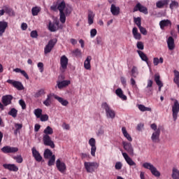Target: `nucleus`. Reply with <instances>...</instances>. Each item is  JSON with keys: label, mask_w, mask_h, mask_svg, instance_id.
<instances>
[{"label": "nucleus", "mask_w": 179, "mask_h": 179, "mask_svg": "<svg viewBox=\"0 0 179 179\" xmlns=\"http://www.w3.org/2000/svg\"><path fill=\"white\" fill-rule=\"evenodd\" d=\"M138 10L141 12V13H144V15H148V13H149L148 11V8L142 6L141 3H138L134 8V12H138Z\"/></svg>", "instance_id": "16"}, {"label": "nucleus", "mask_w": 179, "mask_h": 179, "mask_svg": "<svg viewBox=\"0 0 179 179\" xmlns=\"http://www.w3.org/2000/svg\"><path fill=\"white\" fill-rule=\"evenodd\" d=\"M65 8H66V4L65 3L64 1H62L57 6V9L59 11V13H64V10H65Z\"/></svg>", "instance_id": "34"}, {"label": "nucleus", "mask_w": 179, "mask_h": 179, "mask_svg": "<svg viewBox=\"0 0 179 179\" xmlns=\"http://www.w3.org/2000/svg\"><path fill=\"white\" fill-rule=\"evenodd\" d=\"M132 34L136 40H140L141 38V34L138 32V28L134 27L132 29Z\"/></svg>", "instance_id": "32"}, {"label": "nucleus", "mask_w": 179, "mask_h": 179, "mask_svg": "<svg viewBox=\"0 0 179 179\" xmlns=\"http://www.w3.org/2000/svg\"><path fill=\"white\" fill-rule=\"evenodd\" d=\"M170 3V0H159L156 3V6L159 9H163L164 6L167 7Z\"/></svg>", "instance_id": "23"}, {"label": "nucleus", "mask_w": 179, "mask_h": 179, "mask_svg": "<svg viewBox=\"0 0 179 179\" xmlns=\"http://www.w3.org/2000/svg\"><path fill=\"white\" fill-rule=\"evenodd\" d=\"M3 167L6 170H9V171H19V168L14 164H4Z\"/></svg>", "instance_id": "20"}, {"label": "nucleus", "mask_w": 179, "mask_h": 179, "mask_svg": "<svg viewBox=\"0 0 179 179\" xmlns=\"http://www.w3.org/2000/svg\"><path fill=\"white\" fill-rule=\"evenodd\" d=\"M92 61V56H87L85 61L84 62V67L87 71H90L92 66L90 65V62Z\"/></svg>", "instance_id": "26"}, {"label": "nucleus", "mask_w": 179, "mask_h": 179, "mask_svg": "<svg viewBox=\"0 0 179 179\" xmlns=\"http://www.w3.org/2000/svg\"><path fill=\"white\" fill-rule=\"evenodd\" d=\"M155 82L159 86V92H160L163 87V83L160 80V76L159 74L155 75Z\"/></svg>", "instance_id": "27"}, {"label": "nucleus", "mask_w": 179, "mask_h": 179, "mask_svg": "<svg viewBox=\"0 0 179 179\" xmlns=\"http://www.w3.org/2000/svg\"><path fill=\"white\" fill-rule=\"evenodd\" d=\"M138 110H140V111H152V108H148L146 106H145L144 105H138Z\"/></svg>", "instance_id": "47"}, {"label": "nucleus", "mask_w": 179, "mask_h": 179, "mask_svg": "<svg viewBox=\"0 0 179 179\" xmlns=\"http://www.w3.org/2000/svg\"><path fill=\"white\" fill-rule=\"evenodd\" d=\"M101 107L106 111L107 118H115V111L110 107V105L107 103V102H103L101 104Z\"/></svg>", "instance_id": "3"}, {"label": "nucleus", "mask_w": 179, "mask_h": 179, "mask_svg": "<svg viewBox=\"0 0 179 179\" xmlns=\"http://www.w3.org/2000/svg\"><path fill=\"white\" fill-rule=\"evenodd\" d=\"M138 29L141 34H143V36H146V34H148V31L145 27L141 26V27H138Z\"/></svg>", "instance_id": "57"}, {"label": "nucleus", "mask_w": 179, "mask_h": 179, "mask_svg": "<svg viewBox=\"0 0 179 179\" xmlns=\"http://www.w3.org/2000/svg\"><path fill=\"white\" fill-rule=\"evenodd\" d=\"M179 4L178 3V1H171L170 5H169V8L171 10H173V9H177V8H178Z\"/></svg>", "instance_id": "41"}, {"label": "nucleus", "mask_w": 179, "mask_h": 179, "mask_svg": "<svg viewBox=\"0 0 179 179\" xmlns=\"http://www.w3.org/2000/svg\"><path fill=\"white\" fill-rule=\"evenodd\" d=\"M115 94L122 100H127V96L124 94V92H122V90H121V88H117L115 90Z\"/></svg>", "instance_id": "30"}, {"label": "nucleus", "mask_w": 179, "mask_h": 179, "mask_svg": "<svg viewBox=\"0 0 179 179\" xmlns=\"http://www.w3.org/2000/svg\"><path fill=\"white\" fill-rule=\"evenodd\" d=\"M43 94H45V92L44 91V90H38L35 94H34V97L36 99H38V97H40L41 96H43Z\"/></svg>", "instance_id": "46"}, {"label": "nucleus", "mask_w": 179, "mask_h": 179, "mask_svg": "<svg viewBox=\"0 0 179 179\" xmlns=\"http://www.w3.org/2000/svg\"><path fill=\"white\" fill-rule=\"evenodd\" d=\"M71 85L70 80H63L62 82L57 83V87L59 89H64V87H66V86Z\"/></svg>", "instance_id": "29"}, {"label": "nucleus", "mask_w": 179, "mask_h": 179, "mask_svg": "<svg viewBox=\"0 0 179 179\" xmlns=\"http://www.w3.org/2000/svg\"><path fill=\"white\" fill-rule=\"evenodd\" d=\"M55 163V155H52V157H50V158L49 159L48 165L49 166V167H51V166H54Z\"/></svg>", "instance_id": "48"}, {"label": "nucleus", "mask_w": 179, "mask_h": 179, "mask_svg": "<svg viewBox=\"0 0 179 179\" xmlns=\"http://www.w3.org/2000/svg\"><path fill=\"white\" fill-rule=\"evenodd\" d=\"M134 23L136 24L138 27H141V26H142V20L139 17H134Z\"/></svg>", "instance_id": "51"}, {"label": "nucleus", "mask_w": 179, "mask_h": 179, "mask_svg": "<svg viewBox=\"0 0 179 179\" xmlns=\"http://www.w3.org/2000/svg\"><path fill=\"white\" fill-rule=\"evenodd\" d=\"M32 155L34 157L35 160H36V162H41V160H43V157H41L40 152H38V151H37L35 148H32Z\"/></svg>", "instance_id": "24"}, {"label": "nucleus", "mask_w": 179, "mask_h": 179, "mask_svg": "<svg viewBox=\"0 0 179 179\" xmlns=\"http://www.w3.org/2000/svg\"><path fill=\"white\" fill-rule=\"evenodd\" d=\"M8 22L6 21H0V37L3 36L5 31H6V29H8Z\"/></svg>", "instance_id": "21"}, {"label": "nucleus", "mask_w": 179, "mask_h": 179, "mask_svg": "<svg viewBox=\"0 0 179 179\" xmlns=\"http://www.w3.org/2000/svg\"><path fill=\"white\" fill-rule=\"evenodd\" d=\"M1 150L3 153L7 155L8 153H16L17 152H19V148H17V147H10L9 145H6L3 147Z\"/></svg>", "instance_id": "9"}, {"label": "nucleus", "mask_w": 179, "mask_h": 179, "mask_svg": "<svg viewBox=\"0 0 179 179\" xmlns=\"http://www.w3.org/2000/svg\"><path fill=\"white\" fill-rule=\"evenodd\" d=\"M66 14H65V13H59V21L61 22V23H65V22H66Z\"/></svg>", "instance_id": "45"}, {"label": "nucleus", "mask_w": 179, "mask_h": 179, "mask_svg": "<svg viewBox=\"0 0 179 179\" xmlns=\"http://www.w3.org/2000/svg\"><path fill=\"white\" fill-rule=\"evenodd\" d=\"M72 54H73L74 57H82V51L78 48L72 51Z\"/></svg>", "instance_id": "50"}, {"label": "nucleus", "mask_w": 179, "mask_h": 179, "mask_svg": "<svg viewBox=\"0 0 179 179\" xmlns=\"http://www.w3.org/2000/svg\"><path fill=\"white\" fill-rule=\"evenodd\" d=\"M30 36L32 38H37V37H38V34L37 33V31H32L30 34Z\"/></svg>", "instance_id": "62"}, {"label": "nucleus", "mask_w": 179, "mask_h": 179, "mask_svg": "<svg viewBox=\"0 0 179 179\" xmlns=\"http://www.w3.org/2000/svg\"><path fill=\"white\" fill-rule=\"evenodd\" d=\"M96 44H98L99 45H103V38H101V36H96Z\"/></svg>", "instance_id": "61"}, {"label": "nucleus", "mask_w": 179, "mask_h": 179, "mask_svg": "<svg viewBox=\"0 0 179 179\" xmlns=\"http://www.w3.org/2000/svg\"><path fill=\"white\" fill-rule=\"evenodd\" d=\"M39 118L42 122H45V121H48L49 120L48 115L47 114L41 115V116Z\"/></svg>", "instance_id": "55"}, {"label": "nucleus", "mask_w": 179, "mask_h": 179, "mask_svg": "<svg viewBox=\"0 0 179 179\" xmlns=\"http://www.w3.org/2000/svg\"><path fill=\"white\" fill-rule=\"evenodd\" d=\"M138 68H136V66H133V68L131 69L132 78H136V76H138Z\"/></svg>", "instance_id": "49"}, {"label": "nucleus", "mask_w": 179, "mask_h": 179, "mask_svg": "<svg viewBox=\"0 0 179 179\" xmlns=\"http://www.w3.org/2000/svg\"><path fill=\"white\" fill-rule=\"evenodd\" d=\"M43 156L45 159H50V157H52V151L50 149H46L44 151Z\"/></svg>", "instance_id": "37"}, {"label": "nucleus", "mask_w": 179, "mask_h": 179, "mask_svg": "<svg viewBox=\"0 0 179 179\" xmlns=\"http://www.w3.org/2000/svg\"><path fill=\"white\" fill-rule=\"evenodd\" d=\"M152 86H153V81L152 80H148V85L146 87V89H148V91L147 92H152V89H150V87H152Z\"/></svg>", "instance_id": "53"}, {"label": "nucleus", "mask_w": 179, "mask_h": 179, "mask_svg": "<svg viewBox=\"0 0 179 179\" xmlns=\"http://www.w3.org/2000/svg\"><path fill=\"white\" fill-rule=\"evenodd\" d=\"M163 62H164V59H163V57H160L159 59L157 57L153 58V64L155 66H157L159 64H163Z\"/></svg>", "instance_id": "36"}, {"label": "nucleus", "mask_w": 179, "mask_h": 179, "mask_svg": "<svg viewBox=\"0 0 179 179\" xmlns=\"http://www.w3.org/2000/svg\"><path fill=\"white\" fill-rule=\"evenodd\" d=\"M57 38L52 39L49 41L48 43L45 45L44 48V52L45 54H48L51 52L54 47L55 46V44H57Z\"/></svg>", "instance_id": "6"}, {"label": "nucleus", "mask_w": 179, "mask_h": 179, "mask_svg": "<svg viewBox=\"0 0 179 179\" xmlns=\"http://www.w3.org/2000/svg\"><path fill=\"white\" fill-rule=\"evenodd\" d=\"M122 132L124 138H127L129 142H132V137H131V135L128 134V131H127V129L125 127L122 128Z\"/></svg>", "instance_id": "31"}, {"label": "nucleus", "mask_w": 179, "mask_h": 179, "mask_svg": "<svg viewBox=\"0 0 179 179\" xmlns=\"http://www.w3.org/2000/svg\"><path fill=\"white\" fill-rule=\"evenodd\" d=\"M14 72H16L17 73H21L23 76L25 77V78L29 80V75H27V73H26L24 70H22L19 68H17L14 69Z\"/></svg>", "instance_id": "35"}, {"label": "nucleus", "mask_w": 179, "mask_h": 179, "mask_svg": "<svg viewBox=\"0 0 179 179\" xmlns=\"http://www.w3.org/2000/svg\"><path fill=\"white\" fill-rule=\"evenodd\" d=\"M172 178L179 179V171L178 169L173 168L172 171Z\"/></svg>", "instance_id": "40"}, {"label": "nucleus", "mask_w": 179, "mask_h": 179, "mask_svg": "<svg viewBox=\"0 0 179 179\" xmlns=\"http://www.w3.org/2000/svg\"><path fill=\"white\" fill-rule=\"evenodd\" d=\"M122 155L125 160V162L127 163V164L130 166H134V169H136V163L134 162L132 158L130 157L129 155L127 154V152H122Z\"/></svg>", "instance_id": "14"}, {"label": "nucleus", "mask_w": 179, "mask_h": 179, "mask_svg": "<svg viewBox=\"0 0 179 179\" xmlns=\"http://www.w3.org/2000/svg\"><path fill=\"white\" fill-rule=\"evenodd\" d=\"M7 83H9V85H12L13 87H15L17 90H23L24 89V87H23V84H22L19 81H16L14 80H8Z\"/></svg>", "instance_id": "12"}, {"label": "nucleus", "mask_w": 179, "mask_h": 179, "mask_svg": "<svg viewBox=\"0 0 179 179\" xmlns=\"http://www.w3.org/2000/svg\"><path fill=\"white\" fill-rule=\"evenodd\" d=\"M19 104L20 106H21L22 110H26L27 106H26V102L24 101V100L20 99L19 101Z\"/></svg>", "instance_id": "56"}, {"label": "nucleus", "mask_w": 179, "mask_h": 179, "mask_svg": "<svg viewBox=\"0 0 179 179\" xmlns=\"http://www.w3.org/2000/svg\"><path fill=\"white\" fill-rule=\"evenodd\" d=\"M40 10H41V8L40 7H33L31 9L32 15L33 16H37L38 13H40Z\"/></svg>", "instance_id": "43"}, {"label": "nucleus", "mask_w": 179, "mask_h": 179, "mask_svg": "<svg viewBox=\"0 0 179 179\" xmlns=\"http://www.w3.org/2000/svg\"><path fill=\"white\" fill-rule=\"evenodd\" d=\"M99 164L97 162H85L84 163L87 173H94V171L99 169Z\"/></svg>", "instance_id": "4"}, {"label": "nucleus", "mask_w": 179, "mask_h": 179, "mask_svg": "<svg viewBox=\"0 0 179 179\" xmlns=\"http://www.w3.org/2000/svg\"><path fill=\"white\" fill-rule=\"evenodd\" d=\"M43 141L45 146H50L52 149H54V148H55V144L54 143V141L51 140V137L50 136L44 134Z\"/></svg>", "instance_id": "7"}, {"label": "nucleus", "mask_w": 179, "mask_h": 179, "mask_svg": "<svg viewBox=\"0 0 179 179\" xmlns=\"http://www.w3.org/2000/svg\"><path fill=\"white\" fill-rule=\"evenodd\" d=\"M52 97L57 100L59 103H62V106H68L69 104V102H68L67 100L64 99L62 97H59L57 95H55V94L50 93L47 95L46 99L43 101L44 106L46 107H50L51 104H52Z\"/></svg>", "instance_id": "1"}, {"label": "nucleus", "mask_w": 179, "mask_h": 179, "mask_svg": "<svg viewBox=\"0 0 179 179\" xmlns=\"http://www.w3.org/2000/svg\"><path fill=\"white\" fill-rule=\"evenodd\" d=\"M80 157L82 160H85V159H89L90 157V155L87 153H81Z\"/></svg>", "instance_id": "64"}, {"label": "nucleus", "mask_w": 179, "mask_h": 179, "mask_svg": "<svg viewBox=\"0 0 179 179\" xmlns=\"http://www.w3.org/2000/svg\"><path fill=\"white\" fill-rule=\"evenodd\" d=\"M173 118V121H177L179 113V103L178 101L175 100L174 104L172 106Z\"/></svg>", "instance_id": "8"}, {"label": "nucleus", "mask_w": 179, "mask_h": 179, "mask_svg": "<svg viewBox=\"0 0 179 179\" xmlns=\"http://www.w3.org/2000/svg\"><path fill=\"white\" fill-rule=\"evenodd\" d=\"M130 83L133 89H136V90H138V85H136V81H135V79H134V78H131L130 79Z\"/></svg>", "instance_id": "52"}, {"label": "nucleus", "mask_w": 179, "mask_h": 179, "mask_svg": "<svg viewBox=\"0 0 179 179\" xmlns=\"http://www.w3.org/2000/svg\"><path fill=\"white\" fill-rule=\"evenodd\" d=\"M89 145L91 146V155L94 157L96 156V150H97V147H96V139L91 138L89 140Z\"/></svg>", "instance_id": "15"}, {"label": "nucleus", "mask_w": 179, "mask_h": 179, "mask_svg": "<svg viewBox=\"0 0 179 179\" xmlns=\"http://www.w3.org/2000/svg\"><path fill=\"white\" fill-rule=\"evenodd\" d=\"M56 167L57 170L62 173V174H64L65 171H66V164H65L64 162H61L60 159H58L56 161Z\"/></svg>", "instance_id": "10"}, {"label": "nucleus", "mask_w": 179, "mask_h": 179, "mask_svg": "<svg viewBox=\"0 0 179 179\" xmlns=\"http://www.w3.org/2000/svg\"><path fill=\"white\" fill-rule=\"evenodd\" d=\"M14 160H16L17 163H23V158L21 155L13 157Z\"/></svg>", "instance_id": "58"}, {"label": "nucleus", "mask_w": 179, "mask_h": 179, "mask_svg": "<svg viewBox=\"0 0 179 179\" xmlns=\"http://www.w3.org/2000/svg\"><path fill=\"white\" fill-rule=\"evenodd\" d=\"M97 34V29H92L90 31V37L91 38H93L94 37H96Z\"/></svg>", "instance_id": "59"}, {"label": "nucleus", "mask_w": 179, "mask_h": 179, "mask_svg": "<svg viewBox=\"0 0 179 179\" xmlns=\"http://www.w3.org/2000/svg\"><path fill=\"white\" fill-rule=\"evenodd\" d=\"M58 27H59V21L55 20L52 22L51 21L49 22L48 29L50 31H57Z\"/></svg>", "instance_id": "18"}, {"label": "nucleus", "mask_w": 179, "mask_h": 179, "mask_svg": "<svg viewBox=\"0 0 179 179\" xmlns=\"http://www.w3.org/2000/svg\"><path fill=\"white\" fill-rule=\"evenodd\" d=\"M45 135H52L54 134V130L51 128V127L48 126L43 131Z\"/></svg>", "instance_id": "39"}, {"label": "nucleus", "mask_w": 179, "mask_h": 179, "mask_svg": "<svg viewBox=\"0 0 179 179\" xmlns=\"http://www.w3.org/2000/svg\"><path fill=\"white\" fill-rule=\"evenodd\" d=\"M8 115H11L13 118H16V117H17V110L15 108H11L8 112Z\"/></svg>", "instance_id": "42"}, {"label": "nucleus", "mask_w": 179, "mask_h": 179, "mask_svg": "<svg viewBox=\"0 0 179 179\" xmlns=\"http://www.w3.org/2000/svg\"><path fill=\"white\" fill-rule=\"evenodd\" d=\"M115 169V170H121L122 169V163H121V162H116Z\"/></svg>", "instance_id": "60"}, {"label": "nucleus", "mask_w": 179, "mask_h": 179, "mask_svg": "<svg viewBox=\"0 0 179 179\" xmlns=\"http://www.w3.org/2000/svg\"><path fill=\"white\" fill-rule=\"evenodd\" d=\"M68 62L69 59L66 56L63 55L60 58V70H62V72H65V70L68 68Z\"/></svg>", "instance_id": "11"}, {"label": "nucleus", "mask_w": 179, "mask_h": 179, "mask_svg": "<svg viewBox=\"0 0 179 179\" xmlns=\"http://www.w3.org/2000/svg\"><path fill=\"white\" fill-rule=\"evenodd\" d=\"M122 145L124 150H126L130 156H134V147H132V144L131 143L122 141Z\"/></svg>", "instance_id": "13"}, {"label": "nucleus", "mask_w": 179, "mask_h": 179, "mask_svg": "<svg viewBox=\"0 0 179 179\" xmlns=\"http://www.w3.org/2000/svg\"><path fill=\"white\" fill-rule=\"evenodd\" d=\"M143 167L147 170H150L151 174L155 177H160V172L157 171V169L153 166L151 163L145 162L143 164Z\"/></svg>", "instance_id": "5"}, {"label": "nucleus", "mask_w": 179, "mask_h": 179, "mask_svg": "<svg viewBox=\"0 0 179 179\" xmlns=\"http://www.w3.org/2000/svg\"><path fill=\"white\" fill-rule=\"evenodd\" d=\"M169 50L173 51L176 48V43H174V38L169 36L166 41Z\"/></svg>", "instance_id": "22"}, {"label": "nucleus", "mask_w": 179, "mask_h": 179, "mask_svg": "<svg viewBox=\"0 0 179 179\" xmlns=\"http://www.w3.org/2000/svg\"><path fill=\"white\" fill-rule=\"evenodd\" d=\"M159 27L161 30H164L165 29H167V27H171L172 23L170 20H162L159 23Z\"/></svg>", "instance_id": "17"}, {"label": "nucleus", "mask_w": 179, "mask_h": 179, "mask_svg": "<svg viewBox=\"0 0 179 179\" xmlns=\"http://www.w3.org/2000/svg\"><path fill=\"white\" fill-rule=\"evenodd\" d=\"M34 115H36V118H39L43 115V109L41 108L35 109Z\"/></svg>", "instance_id": "44"}, {"label": "nucleus", "mask_w": 179, "mask_h": 179, "mask_svg": "<svg viewBox=\"0 0 179 179\" xmlns=\"http://www.w3.org/2000/svg\"><path fill=\"white\" fill-rule=\"evenodd\" d=\"M94 13L92 10H88V24L92 25V24L94 22Z\"/></svg>", "instance_id": "33"}, {"label": "nucleus", "mask_w": 179, "mask_h": 179, "mask_svg": "<svg viewBox=\"0 0 179 179\" xmlns=\"http://www.w3.org/2000/svg\"><path fill=\"white\" fill-rule=\"evenodd\" d=\"M137 52L140 58L142 59V61H144V62H146V64H149V58H148V56L146 55V54H145L141 50H137Z\"/></svg>", "instance_id": "28"}, {"label": "nucleus", "mask_w": 179, "mask_h": 179, "mask_svg": "<svg viewBox=\"0 0 179 179\" xmlns=\"http://www.w3.org/2000/svg\"><path fill=\"white\" fill-rule=\"evenodd\" d=\"M120 7H117L114 4L111 5L110 12L113 16H118L120 15Z\"/></svg>", "instance_id": "25"}, {"label": "nucleus", "mask_w": 179, "mask_h": 179, "mask_svg": "<svg viewBox=\"0 0 179 179\" xmlns=\"http://www.w3.org/2000/svg\"><path fill=\"white\" fill-rule=\"evenodd\" d=\"M173 73L175 76L173 82L174 83H176V85H177L179 87V71L177 70H174Z\"/></svg>", "instance_id": "38"}, {"label": "nucleus", "mask_w": 179, "mask_h": 179, "mask_svg": "<svg viewBox=\"0 0 179 179\" xmlns=\"http://www.w3.org/2000/svg\"><path fill=\"white\" fill-rule=\"evenodd\" d=\"M12 100H13V96L12 95L3 96L1 98V101L5 106L12 104Z\"/></svg>", "instance_id": "19"}, {"label": "nucleus", "mask_w": 179, "mask_h": 179, "mask_svg": "<svg viewBox=\"0 0 179 179\" xmlns=\"http://www.w3.org/2000/svg\"><path fill=\"white\" fill-rule=\"evenodd\" d=\"M72 13V8L71 7H65L64 8V15L69 16Z\"/></svg>", "instance_id": "54"}, {"label": "nucleus", "mask_w": 179, "mask_h": 179, "mask_svg": "<svg viewBox=\"0 0 179 179\" xmlns=\"http://www.w3.org/2000/svg\"><path fill=\"white\" fill-rule=\"evenodd\" d=\"M150 128L155 131L151 136V140L154 143H159V142H160V128L157 129V124L155 123L150 124Z\"/></svg>", "instance_id": "2"}, {"label": "nucleus", "mask_w": 179, "mask_h": 179, "mask_svg": "<svg viewBox=\"0 0 179 179\" xmlns=\"http://www.w3.org/2000/svg\"><path fill=\"white\" fill-rule=\"evenodd\" d=\"M136 45L138 50H143V48H145V45H143V43L141 41L137 42Z\"/></svg>", "instance_id": "63"}]
</instances>
